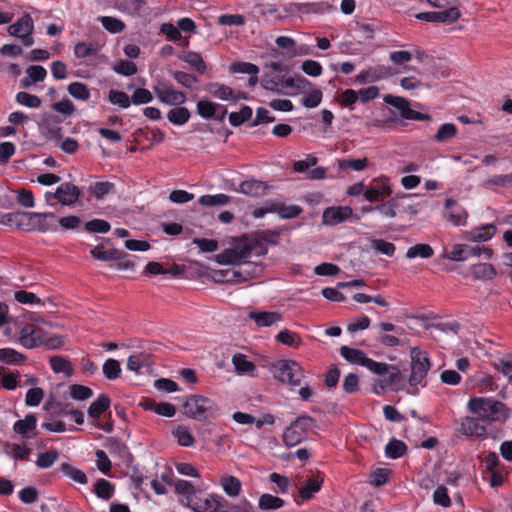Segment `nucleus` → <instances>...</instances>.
<instances>
[{"label":"nucleus","instance_id":"nucleus-1","mask_svg":"<svg viewBox=\"0 0 512 512\" xmlns=\"http://www.w3.org/2000/svg\"><path fill=\"white\" fill-rule=\"evenodd\" d=\"M467 409L479 416L485 423H504L509 418L508 407L499 400L488 397H474L467 403Z\"/></svg>","mask_w":512,"mask_h":512},{"label":"nucleus","instance_id":"nucleus-2","mask_svg":"<svg viewBox=\"0 0 512 512\" xmlns=\"http://www.w3.org/2000/svg\"><path fill=\"white\" fill-rule=\"evenodd\" d=\"M184 414L197 421H205L209 418H216L220 414V408L211 399L192 395L187 398L183 405Z\"/></svg>","mask_w":512,"mask_h":512},{"label":"nucleus","instance_id":"nucleus-3","mask_svg":"<svg viewBox=\"0 0 512 512\" xmlns=\"http://www.w3.org/2000/svg\"><path fill=\"white\" fill-rule=\"evenodd\" d=\"M271 371L278 381L292 386L300 385L304 377L302 367L294 360H280L272 365Z\"/></svg>","mask_w":512,"mask_h":512},{"label":"nucleus","instance_id":"nucleus-4","mask_svg":"<svg viewBox=\"0 0 512 512\" xmlns=\"http://www.w3.org/2000/svg\"><path fill=\"white\" fill-rule=\"evenodd\" d=\"M316 426V420L310 416L302 415L296 418L283 433V441L293 447L301 443L306 438L308 430Z\"/></svg>","mask_w":512,"mask_h":512},{"label":"nucleus","instance_id":"nucleus-5","mask_svg":"<svg viewBox=\"0 0 512 512\" xmlns=\"http://www.w3.org/2000/svg\"><path fill=\"white\" fill-rule=\"evenodd\" d=\"M431 364L426 352L421 351L419 348H412L411 350V375L408 379L410 386L415 387L410 393L416 395L418 393V384L427 376Z\"/></svg>","mask_w":512,"mask_h":512},{"label":"nucleus","instance_id":"nucleus-6","mask_svg":"<svg viewBox=\"0 0 512 512\" xmlns=\"http://www.w3.org/2000/svg\"><path fill=\"white\" fill-rule=\"evenodd\" d=\"M271 71L265 72L261 78V86L263 89L277 94H285L281 88H285L287 76L281 62H271L266 64Z\"/></svg>","mask_w":512,"mask_h":512},{"label":"nucleus","instance_id":"nucleus-7","mask_svg":"<svg viewBox=\"0 0 512 512\" xmlns=\"http://www.w3.org/2000/svg\"><path fill=\"white\" fill-rule=\"evenodd\" d=\"M453 6L448 7L447 9L441 11H432V12H420L415 15V18L420 21L430 22V23H444V24H453L460 17L461 12L459 10V1H452Z\"/></svg>","mask_w":512,"mask_h":512},{"label":"nucleus","instance_id":"nucleus-8","mask_svg":"<svg viewBox=\"0 0 512 512\" xmlns=\"http://www.w3.org/2000/svg\"><path fill=\"white\" fill-rule=\"evenodd\" d=\"M33 29L34 24L32 18L30 15L25 14L14 24L9 26L8 32L10 35L20 38L25 46H31L34 43L32 37Z\"/></svg>","mask_w":512,"mask_h":512},{"label":"nucleus","instance_id":"nucleus-9","mask_svg":"<svg viewBox=\"0 0 512 512\" xmlns=\"http://www.w3.org/2000/svg\"><path fill=\"white\" fill-rule=\"evenodd\" d=\"M459 432L468 437H484L487 434L485 422L477 415L460 420Z\"/></svg>","mask_w":512,"mask_h":512},{"label":"nucleus","instance_id":"nucleus-10","mask_svg":"<svg viewBox=\"0 0 512 512\" xmlns=\"http://www.w3.org/2000/svg\"><path fill=\"white\" fill-rule=\"evenodd\" d=\"M42 329L34 324H26L20 332V343L27 349H33L43 344Z\"/></svg>","mask_w":512,"mask_h":512},{"label":"nucleus","instance_id":"nucleus-11","mask_svg":"<svg viewBox=\"0 0 512 512\" xmlns=\"http://www.w3.org/2000/svg\"><path fill=\"white\" fill-rule=\"evenodd\" d=\"M154 92L159 100L167 105H181L186 101V95L183 92L162 83L154 87Z\"/></svg>","mask_w":512,"mask_h":512},{"label":"nucleus","instance_id":"nucleus-12","mask_svg":"<svg viewBox=\"0 0 512 512\" xmlns=\"http://www.w3.org/2000/svg\"><path fill=\"white\" fill-rule=\"evenodd\" d=\"M81 196L79 188L69 182L62 183L54 192L53 198L57 199L62 205L72 206Z\"/></svg>","mask_w":512,"mask_h":512},{"label":"nucleus","instance_id":"nucleus-13","mask_svg":"<svg viewBox=\"0 0 512 512\" xmlns=\"http://www.w3.org/2000/svg\"><path fill=\"white\" fill-rule=\"evenodd\" d=\"M36 218H44V219H55L56 215L52 212H24L18 211V224L17 229L23 231H33L35 230V219Z\"/></svg>","mask_w":512,"mask_h":512},{"label":"nucleus","instance_id":"nucleus-14","mask_svg":"<svg viewBox=\"0 0 512 512\" xmlns=\"http://www.w3.org/2000/svg\"><path fill=\"white\" fill-rule=\"evenodd\" d=\"M392 194L391 186L387 179L374 180L371 187L364 191V197L369 202H376Z\"/></svg>","mask_w":512,"mask_h":512},{"label":"nucleus","instance_id":"nucleus-15","mask_svg":"<svg viewBox=\"0 0 512 512\" xmlns=\"http://www.w3.org/2000/svg\"><path fill=\"white\" fill-rule=\"evenodd\" d=\"M353 214V211L348 206L329 207L323 213V223L326 225H337Z\"/></svg>","mask_w":512,"mask_h":512},{"label":"nucleus","instance_id":"nucleus-16","mask_svg":"<svg viewBox=\"0 0 512 512\" xmlns=\"http://www.w3.org/2000/svg\"><path fill=\"white\" fill-rule=\"evenodd\" d=\"M37 426V417L30 413L24 419L17 420L13 424V431L24 438L30 439L36 436L35 430Z\"/></svg>","mask_w":512,"mask_h":512},{"label":"nucleus","instance_id":"nucleus-17","mask_svg":"<svg viewBox=\"0 0 512 512\" xmlns=\"http://www.w3.org/2000/svg\"><path fill=\"white\" fill-rule=\"evenodd\" d=\"M61 119L57 116H49L42 120L40 130L49 140H60L62 138Z\"/></svg>","mask_w":512,"mask_h":512},{"label":"nucleus","instance_id":"nucleus-18","mask_svg":"<svg viewBox=\"0 0 512 512\" xmlns=\"http://www.w3.org/2000/svg\"><path fill=\"white\" fill-rule=\"evenodd\" d=\"M268 188L269 186L261 181L249 179L242 181L237 191L250 197H261L266 194Z\"/></svg>","mask_w":512,"mask_h":512},{"label":"nucleus","instance_id":"nucleus-19","mask_svg":"<svg viewBox=\"0 0 512 512\" xmlns=\"http://www.w3.org/2000/svg\"><path fill=\"white\" fill-rule=\"evenodd\" d=\"M330 8L331 6L326 2L291 3L289 11L303 14H322Z\"/></svg>","mask_w":512,"mask_h":512},{"label":"nucleus","instance_id":"nucleus-20","mask_svg":"<svg viewBox=\"0 0 512 512\" xmlns=\"http://www.w3.org/2000/svg\"><path fill=\"white\" fill-rule=\"evenodd\" d=\"M90 254L93 258L100 261H117L122 260L127 253L118 249H110L105 250L103 244H98L93 249H91Z\"/></svg>","mask_w":512,"mask_h":512},{"label":"nucleus","instance_id":"nucleus-21","mask_svg":"<svg viewBox=\"0 0 512 512\" xmlns=\"http://www.w3.org/2000/svg\"><path fill=\"white\" fill-rule=\"evenodd\" d=\"M248 316L258 327H268L282 320V315L274 311H251Z\"/></svg>","mask_w":512,"mask_h":512},{"label":"nucleus","instance_id":"nucleus-22","mask_svg":"<svg viewBox=\"0 0 512 512\" xmlns=\"http://www.w3.org/2000/svg\"><path fill=\"white\" fill-rule=\"evenodd\" d=\"M47 75L46 69L41 65H32L26 69V76L21 80V87L29 88L41 82Z\"/></svg>","mask_w":512,"mask_h":512},{"label":"nucleus","instance_id":"nucleus-23","mask_svg":"<svg viewBox=\"0 0 512 512\" xmlns=\"http://www.w3.org/2000/svg\"><path fill=\"white\" fill-rule=\"evenodd\" d=\"M411 196V194H405L400 197L390 198L388 201L376 205L375 209L388 218H394L396 216V209L402 207L403 201Z\"/></svg>","mask_w":512,"mask_h":512},{"label":"nucleus","instance_id":"nucleus-24","mask_svg":"<svg viewBox=\"0 0 512 512\" xmlns=\"http://www.w3.org/2000/svg\"><path fill=\"white\" fill-rule=\"evenodd\" d=\"M494 224H486L467 232L466 239L473 242H484L490 240L496 233Z\"/></svg>","mask_w":512,"mask_h":512},{"label":"nucleus","instance_id":"nucleus-25","mask_svg":"<svg viewBox=\"0 0 512 512\" xmlns=\"http://www.w3.org/2000/svg\"><path fill=\"white\" fill-rule=\"evenodd\" d=\"M110 404V397L106 394H101L89 405L87 410L88 416L92 419L100 418L110 408Z\"/></svg>","mask_w":512,"mask_h":512},{"label":"nucleus","instance_id":"nucleus-26","mask_svg":"<svg viewBox=\"0 0 512 512\" xmlns=\"http://www.w3.org/2000/svg\"><path fill=\"white\" fill-rule=\"evenodd\" d=\"M470 273L474 279L488 281L492 280L497 272L495 267L489 263H478L470 267Z\"/></svg>","mask_w":512,"mask_h":512},{"label":"nucleus","instance_id":"nucleus-27","mask_svg":"<svg viewBox=\"0 0 512 512\" xmlns=\"http://www.w3.org/2000/svg\"><path fill=\"white\" fill-rule=\"evenodd\" d=\"M323 483V478L316 476L310 477L306 480V484L299 489V496L302 500H310L313 494L318 492Z\"/></svg>","mask_w":512,"mask_h":512},{"label":"nucleus","instance_id":"nucleus-28","mask_svg":"<svg viewBox=\"0 0 512 512\" xmlns=\"http://www.w3.org/2000/svg\"><path fill=\"white\" fill-rule=\"evenodd\" d=\"M340 354L346 361L352 364L365 366V363L368 360V357L365 355L363 351L355 348H350L348 346H342L340 348Z\"/></svg>","mask_w":512,"mask_h":512},{"label":"nucleus","instance_id":"nucleus-29","mask_svg":"<svg viewBox=\"0 0 512 512\" xmlns=\"http://www.w3.org/2000/svg\"><path fill=\"white\" fill-rule=\"evenodd\" d=\"M4 453L15 460L26 461L31 454V449L20 444L6 443Z\"/></svg>","mask_w":512,"mask_h":512},{"label":"nucleus","instance_id":"nucleus-30","mask_svg":"<svg viewBox=\"0 0 512 512\" xmlns=\"http://www.w3.org/2000/svg\"><path fill=\"white\" fill-rule=\"evenodd\" d=\"M49 362L52 370L55 373H64L68 377L72 376L74 373L71 362L62 356H52L50 357Z\"/></svg>","mask_w":512,"mask_h":512},{"label":"nucleus","instance_id":"nucleus-31","mask_svg":"<svg viewBox=\"0 0 512 512\" xmlns=\"http://www.w3.org/2000/svg\"><path fill=\"white\" fill-rule=\"evenodd\" d=\"M206 90L214 97L223 100L231 101L232 99V88L227 85L214 82L207 85Z\"/></svg>","mask_w":512,"mask_h":512},{"label":"nucleus","instance_id":"nucleus-32","mask_svg":"<svg viewBox=\"0 0 512 512\" xmlns=\"http://www.w3.org/2000/svg\"><path fill=\"white\" fill-rule=\"evenodd\" d=\"M285 501L277 496L265 493L259 498L258 507L261 510H277L284 506Z\"/></svg>","mask_w":512,"mask_h":512},{"label":"nucleus","instance_id":"nucleus-33","mask_svg":"<svg viewBox=\"0 0 512 512\" xmlns=\"http://www.w3.org/2000/svg\"><path fill=\"white\" fill-rule=\"evenodd\" d=\"M163 480L166 481L167 484L173 485L178 494L186 496L190 503L191 497L195 494V488L189 481L182 479H177L176 481L167 480L165 476H163Z\"/></svg>","mask_w":512,"mask_h":512},{"label":"nucleus","instance_id":"nucleus-34","mask_svg":"<svg viewBox=\"0 0 512 512\" xmlns=\"http://www.w3.org/2000/svg\"><path fill=\"white\" fill-rule=\"evenodd\" d=\"M232 363L238 374L252 373L256 369L255 364L247 360V357L244 354H235L232 357Z\"/></svg>","mask_w":512,"mask_h":512},{"label":"nucleus","instance_id":"nucleus-35","mask_svg":"<svg viewBox=\"0 0 512 512\" xmlns=\"http://www.w3.org/2000/svg\"><path fill=\"white\" fill-rule=\"evenodd\" d=\"M167 118L174 125H184L190 119V111L186 107H175L168 111Z\"/></svg>","mask_w":512,"mask_h":512},{"label":"nucleus","instance_id":"nucleus-36","mask_svg":"<svg viewBox=\"0 0 512 512\" xmlns=\"http://www.w3.org/2000/svg\"><path fill=\"white\" fill-rule=\"evenodd\" d=\"M224 492L230 497H236L241 491V481L235 476H225L221 479Z\"/></svg>","mask_w":512,"mask_h":512},{"label":"nucleus","instance_id":"nucleus-37","mask_svg":"<svg viewBox=\"0 0 512 512\" xmlns=\"http://www.w3.org/2000/svg\"><path fill=\"white\" fill-rule=\"evenodd\" d=\"M197 113L205 118V119H212L214 116H216V112L221 107L220 104L209 101V100H199L197 102Z\"/></svg>","mask_w":512,"mask_h":512},{"label":"nucleus","instance_id":"nucleus-38","mask_svg":"<svg viewBox=\"0 0 512 512\" xmlns=\"http://www.w3.org/2000/svg\"><path fill=\"white\" fill-rule=\"evenodd\" d=\"M180 58L188 63L191 67L195 68L196 71L200 74H204L206 71V63L204 62L202 56L197 52H186Z\"/></svg>","mask_w":512,"mask_h":512},{"label":"nucleus","instance_id":"nucleus-39","mask_svg":"<svg viewBox=\"0 0 512 512\" xmlns=\"http://www.w3.org/2000/svg\"><path fill=\"white\" fill-rule=\"evenodd\" d=\"M59 470L79 484L84 485L88 482L86 474L82 470L73 467L69 463H62L59 467Z\"/></svg>","mask_w":512,"mask_h":512},{"label":"nucleus","instance_id":"nucleus-40","mask_svg":"<svg viewBox=\"0 0 512 512\" xmlns=\"http://www.w3.org/2000/svg\"><path fill=\"white\" fill-rule=\"evenodd\" d=\"M199 204L206 207L224 206L229 204L230 197L226 194L202 195L198 199Z\"/></svg>","mask_w":512,"mask_h":512},{"label":"nucleus","instance_id":"nucleus-41","mask_svg":"<svg viewBox=\"0 0 512 512\" xmlns=\"http://www.w3.org/2000/svg\"><path fill=\"white\" fill-rule=\"evenodd\" d=\"M434 254L432 247L429 244H416L410 247L406 252V257L408 259H413L416 257L421 258H430Z\"/></svg>","mask_w":512,"mask_h":512},{"label":"nucleus","instance_id":"nucleus-42","mask_svg":"<svg viewBox=\"0 0 512 512\" xmlns=\"http://www.w3.org/2000/svg\"><path fill=\"white\" fill-rule=\"evenodd\" d=\"M407 447L403 441L392 439L385 447V454L392 459L400 458L404 455Z\"/></svg>","mask_w":512,"mask_h":512},{"label":"nucleus","instance_id":"nucleus-43","mask_svg":"<svg viewBox=\"0 0 512 512\" xmlns=\"http://www.w3.org/2000/svg\"><path fill=\"white\" fill-rule=\"evenodd\" d=\"M94 492L97 497L104 500H109L113 496L114 485L106 479H99L95 483Z\"/></svg>","mask_w":512,"mask_h":512},{"label":"nucleus","instance_id":"nucleus-44","mask_svg":"<svg viewBox=\"0 0 512 512\" xmlns=\"http://www.w3.org/2000/svg\"><path fill=\"white\" fill-rule=\"evenodd\" d=\"M68 93L75 99L86 101L90 98V90L82 82H73L67 87Z\"/></svg>","mask_w":512,"mask_h":512},{"label":"nucleus","instance_id":"nucleus-45","mask_svg":"<svg viewBox=\"0 0 512 512\" xmlns=\"http://www.w3.org/2000/svg\"><path fill=\"white\" fill-rule=\"evenodd\" d=\"M69 390L71 398L77 401L88 400L94 394L90 387L81 384H72L70 385Z\"/></svg>","mask_w":512,"mask_h":512},{"label":"nucleus","instance_id":"nucleus-46","mask_svg":"<svg viewBox=\"0 0 512 512\" xmlns=\"http://www.w3.org/2000/svg\"><path fill=\"white\" fill-rule=\"evenodd\" d=\"M253 114L252 108L249 106H243L238 112H231L229 115V122L232 126L237 127L242 125L244 122L251 119Z\"/></svg>","mask_w":512,"mask_h":512},{"label":"nucleus","instance_id":"nucleus-47","mask_svg":"<svg viewBox=\"0 0 512 512\" xmlns=\"http://www.w3.org/2000/svg\"><path fill=\"white\" fill-rule=\"evenodd\" d=\"M275 339L284 345L294 348L298 347V345L301 343L300 336L296 332L287 329L280 331L276 335Z\"/></svg>","mask_w":512,"mask_h":512},{"label":"nucleus","instance_id":"nucleus-48","mask_svg":"<svg viewBox=\"0 0 512 512\" xmlns=\"http://www.w3.org/2000/svg\"><path fill=\"white\" fill-rule=\"evenodd\" d=\"M173 435L175 438H177L179 445L184 447H190L195 442V438L188 430V428L182 425H179L174 429Z\"/></svg>","mask_w":512,"mask_h":512},{"label":"nucleus","instance_id":"nucleus-49","mask_svg":"<svg viewBox=\"0 0 512 512\" xmlns=\"http://www.w3.org/2000/svg\"><path fill=\"white\" fill-rule=\"evenodd\" d=\"M312 86V83L301 75L296 77L288 76L287 81H285V88H291L301 92L310 90Z\"/></svg>","mask_w":512,"mask_h":512},{"label":"nucleus","instance_id":"nucleus-50","mask_svg":"<svg viewBox=\"0 0 512 512\" xmlns=\"http://www.w3.org/2000/svg\"><path fill=\"white\" fill-rule=\"evenodd\" d=\"M26 359L25 355L22 353L11 349V348H2L0 349V362L5 364H17Z\"/></svg>","mask_w":512,"mask_h":512},{"label":"nucleus","instance_id":"nucleus-51","mask_svg":"<svg viewBox=\"0 0 512 512\" xmlns=\"http://www.w3.org/2000/svg\"><path fill=\"white\" fill-rule=\"evenodd\" d=\"M232 249L239 262L250 257L251 251L248 236H243L238 242L234 244Z\"/></svg>","mask_w":512,"mask_h":512},{"label":"nucleus","instance_id":"nucleus-52","mask_svg":"<svg viewBox=\"0 0 512 512\" xmlns=\"http://www.w3.org/2000/svg\"><path fill=\"white\" fill-rule=\"evenodd\" d=\"M108 100L113 105L121 108H128L131 105V98L123 91L111 89L108 94Z\"/></svg>","mask_w":512,"mask_h":512},{"label":"nucleus","instance_id":"nucleus-53","mask_svg":"<svg viewBox=\"0 0 512 512\" xmlns=\"http://www.w3.org/2000/svg\"><path fill=\"white\" fill-rule=\"evenodd\" d=\"M15 99L17 103L29 108H39L42 104L38 96L24 91L18 92Z\"/></svg>","mask_w":512,"mask_h":512},{"label":"nucleus","instance_id":"nucleus-54","mask_svg":"<svg viewBox=\"0 0 512 512\" xmlns=\"http://www.w3.org/2000/svg\"><path fill=\"white\" fill-rule=\"evenodd\" d=\"M384 101L400 111L401 116L404 118L410 108V103L403 97L386 95Z\"/></svg>","mask_w":512,"mask_h":512},{"label":"nucleus","instance_id":"nucleus-55","mask_svg":"<svg viewBox=\"0 0 512 512\" xmlns=\"http://www.w3.org/2000/svg\"><path fill=\"white\" fill-rule=\"evenodd\" d=\"M114 184L109 181L105 182H96L93 186L89 188L91 194H93L97 199H101L104 196L112 193L114 191Z\"/></svg>","mask_w":512,"mask_h":512},{"label":"nucleus","instance_id":"nucleus-56","mask_svg":"<svg viewBox=\"0 0 512 512\" xmlns=\"http://www.w3.org/2000/svg\"><path fill=\"white\" fill-rule=\"evenodd\" d=\"M59 452L57 450H50L44 453H39L36 464L39 468H50L58 459Z\"/></svg>","mask_w":512,"mask_h":512},{"label":"nucleus","instance_id":"nucleus-57","mask_svg":"<svg viewBox=\"0 0 512 512\" xmlns=\"http://www.w3.org/2000/svg\"><path fill=\"white\" fill-rule=\"evenodd\" d=\"M121 366L115 359H108L103 364V374L109 380H115L120 376Z\"/></svg>","mask_w":512,"mask_h":512},{"label":"nucleus","instance_id":"nucleus-58","mask_svg":"<svg viewBox=\"0 0 512 512\" xmlns=\"http://www.w3.org/2000/svg\"><path fill=\"white\" fill-rule=\"evenodd\" d=\"M457 133V127L452 123H445L441 125L434 136L437 142H445L453 138Z\"/></svg>","mask_w":512,"mask_h":512},{"label":"nucleus","instance_id":"nucleus-59","mask_svg":"<svg viewBox=\"0 0 512 512\" xmlns=\"http://www.w3.org/2000/svg\"><path fill=\"white\" fill-rule=\"evenodd\" d=\"M102 26L110 33H120L125 29V24L117 18L103 16L100 18Z\"/></svg>","mask_w":512,"mask_h":512},{"label":"nucleus","instance_id":"nucleus-60","mask_svg":"<svg viewBox=\"0 0 512 512\" xmlns=\"http://www.w3.org/2000/svg\"><path fill=\"white\" fill-rule=\"evenodd\" d=\"M84 228L90 233H107L111 226L108 221L103 219H93L85 223Z\"/></svg>","mask_w":512,"mask_h":512},{"label":"nucleus","instance_id":"nucleus-61","mask_svg":"<svg viewBox=\"0 0 512 512\" xmlns=\"http://www.w3.org/2000/svg\"><path fill=\"white\" fill-rule=\"evenodd\" d=\"M367 158L362 159H343L339 160L338 166L341 170L352 169L355 171H361L367 166Z\"/></svg>","mask_w":512,"mask_h":512},{"label":"nucleus","instance_id":"nucleus-62","mask_svg":"<svg viewBox=\"0 0 512 512\" xmlns=\"http://www.w3.org/2000/svg\"><path fill=\"white\" fill-rule=\"evenodd\" d=\"M433 502L436 505L447 508L451 505V499L445 486H438L433 492Z\"/></svg>","mask_w":512,"mask_h":512},{"label":"nucleus","instance_id":"nucleus-63","mask_svg":"<svg viewBox=\"0 0 512 512\" xmlns=\"http://www.w3.org/2000/svg\"><path fill=\"white\" fill-rule=\"evenodd\" d=\"M248 238H249L251 256L252 255L264 256L267 254V252H268L267 246L264 244L263 241H261L259 239V237L256 234L248 236Z\"/></svg>","mask_w":512,"mask_h":512},{"label":"nucleus","instance_id":"nucleus-64","mask_svg":"<svg viewBox=\"0 0 512 512\" xmlns=\"http://www.w3.org/2000/svg\"><path fill=\"white\" fill-rule=\"evenodd\" d=\"M153 99L152 93L145 88H137L131 96V103L135 105L147 104Z\"/></svg>","mask_w":512,"mask_h":512}]
</instances>
